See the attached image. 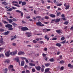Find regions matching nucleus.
I'll return each mask as SVG.
<instances>
[{"mask_svg":"<svg viewBox=\"0 0 73 73\" xmlns=\"http://www.w3.org/2000/svg\"><path fill=\"white\" fill-rule=\"evenodd\" d=\"M8 21L10 23H12L13 22V21L12 19H9Z\"/></svg>","mask_w":73,"mask_h":73,"instance_id":"obj_32","label":"nucleus"},{"mask_svg":"<svg viewBox=\"0 0 73 73\" xmlns=\"http://www.w3.org/2000/svg\"><path fill=\"white\" fill-rule=\"evenodd\" d=\"M27 4V3L25 1L23 2L22 3V5L23 6V5H26Z\"/></svg>","mask_w":73,"mask_h":73,"instance_id":"obj_22","label":"nucleus"},{"mask_svg":"<svg viewBox=\"0 0 73 73\" xmlns=\"http://www.w3.org/2000/svg\"><path fill=\"white\" fill-rule=\"evenodd\" d=\"M3 23H4V24H8V23L7 22H6L5 21H3Z\"/></svg>","mask_w":73,"mask_h":73,"instance_id":"obj_37","label":"nucleus"},{"mask_svg":"<svg viewBox=\"0 0 73 73\" xmlns=\"http://www.w3.org/2000/svg\"><path fill=\"white\" fill-rule=\"evenodd\" d=\"M9 67L11 68H13V66L12 65H10Z\"/></svg>","mask_w":73,"mask_h":73,"instance_id":"obj_53","label":"nucleus"},{"mask_svg":"<svg viewBox=\"0 0 73 73\" xmlns=\"http://www.w3.org/2000/svg\"><path fill=\"white\" fill-rule=\"evenodd\" d=\"M32 71L33 72H35V68H33L32 69Z\"/></svg>","mask_w":73,"mask_h":73,"instance_id":"obj_51","label":"nucleus"},{"mask_svg":"<svg viewBox=\"0 0 73 73\" xmlns=\"http://www.w3.org/2000/svg\"><path fill=\"white\" fill-rule=\"evenodd\" d=\"M18 55H24L25 54V52H24L20 51L18 52Z\"/></svg>","mask_w":73,"mask_h":73,"instance_id":"obj_9","label":"nucleus"},{"mask_svg":"<svg viewBox=\"0 0 73 73\" xmlns=\"http://www.w3.org/2000/svg\"><path fill=\"white\" fill-rule=\"evenodd\" d=\"M64 66H62L60 68V69L61 70H64Z\"/></svg>","mask_w":73,"mask_h":73,"instance_id":"obj_56","label":"nucleus"},{"mask_svg":"<svg viewBox=\"0 0 73 73\" xmlns=\"http://www.w3.org/2000/svg\"><path fill=\"white\" fill-rule=\"evenodd\" d=\"M21 58L22 59V60H25L26 62L27 63H29V61H28V60L27 59V58H26L21 57Z\"/></svg>","mask_w":73,"mask_h":73,"instance_id":"obj_7","label":"nucleus"},{"mask_svg":"<svg viewBox=\"0 0 73 73\" xmlns=\"http://www.w3.org/2000/svg\"><path fill=\"white\" fill-rule=\"evenodd\" d=\"M0 43H1V44H0V46H1V45H3V44H5V42L3 41V38H1L0 40Z\"/></svg>","mask_w":73,"mask_h":73,"instance_id":"obj_5","label":"nucleus"},{"mask_svg":"<svg viewBox=\"0 0 73 73\" xmlns=\"http://www.w3.org/2000/svg\"><path fill=\"white\" fill-rule=\"evenodd\" d=\"M26 72L27 73H30V71L29 70H26Z\"/></svg>","mask_w":73,"mask_h":73,"instance_id":"obj_50","label":"nucleus"},{"mask_svg":"<svg viewBox=\"0 0 73 73\" xmlns=\"http://www.w3.org/2000/svg\"><path fill=\"white\" fill-rule=\"evenodd\" d=\"M56 5H57V6H61L62 5V3L57 4Z\"/></svg>","mask_w":73,"mask_h":73,"instance_id":"obj_49","label":"nucleus"},{"mask_svg":"<svg viewBox=\"0 0 73 73\" xmlns=\"http://www.w3.org/2000/svg\"><path fill=\"white\" fill-rule=\"evenodd\" d=\"M40 44H44V42L42 41H40L39 42Z\"/></svg>","mask_w":73,"mask_h":73,"instance_id":"obj_45","label":"nucleus"},{"mask_svg":"<svg viewBox=\"0 0 73 73\" xmlns=\"http://www.w3.org/2000/svg\"><path fill=\"white\" fill-rule=\"evenodd\" d=\"M45 52H46V51H47L48 50V49L47 48H45L44 49Z\"/></svg>","mask_w":73,"mask_h":73,"instance_id":"obj_52","label":"nucleus"},{"mask_svg":"<svg viewBox=\"0 0 73 73\" xmlns=\"http://www.w3.org/2000/svg\"><path fill=\"white\" fill-rule=\"evenodd\" d=\"M12 25H13V26H14V27H16L17 26V24L13 22L12 23Z\"/></svg>","mask_w":73,"mask_h":73,"instance_id":"obj_13","label":"nucleus"},{"mask_svg":"<svg viewBox=\"0 0 73 73\" xmlns=\"http://www.w3.org/2000/svg\"><path fill=\"white\" fill-rule=\"evenodd\" d=\"M24 15V13L22 12L21 13V16H23Z\"/></svg>","mask_w":73,"mask_h":73,"instance_id":"obj_61","label":"nucleus"},{"mask_svg":"<svg viewBox=\"0 0 73 73\" xmlns=\"http://www.w3.org/2000/svg\"><path fill=\"white\" fill-rule=\"evenodd\" d=\"M15 6H16L17 7H20V6L19 5H17L16 4H15L14 5Z\"/></svg>","mask_w":73,"mask_h":73,"instance_id":"obj_43","label":"nucleus"},{"mask_svg":"<svg viewBox=\"0 0 73 73\" xmlns=\"http://www.w3.org/2000/svg\"><path fill=\"white\" fill-rule=\"evenodd\" d=\"M33 43H34V44H36V43L37 42V41L35 40H33Z\"/></svg>","mask_w":73,"mask_h":73,"instance_id":"obj_48","label":"nucleus"},{"mask_svg":"<svg viewBox=\"0 0 73 73\" xmlns=\"http://www.w3.org/2000/svg\"><path fill=\"white\" fill-rule=\"evenodd\" d=\"M10 32L9 31H7V32L4 33H3V35L5 36V35H8L9 33Z\"/></svg>","mask_w":73,"mask_h":73,"instance_id":"obj_11","label":"nucleus"},{"mask_svg":"<svg viewBox=\"0 0 73 73\" xmlns=\"http://www.w3.org/2000/svg\"><path fill=\"white\" fill-rule=\"evenodd\" d=\"M60 13H61V12H57V14H56L57 16H59L60 15Z\"/></svg>","mask_w":73,"mask_h":73,"instance_id":"obj_36","label":"nucleus"},{"mask_svg":"<svg viewBox=\"0 0 73 73\" xmlns=\"http://www.w3.org/2000/svg\"><path fill=\"white\" fill-rule=\"evenodd\" d=\"M12 3H13V4L14 3H16V4H18V2L16 1H13L12 2Z\"/></svg>","mask_w":73,"mask_h":73,"instance_id":"obj_47","label":"nucleus"},{"mask_svg":"<svg viewBox=\"0 0 73 73\" xmlns=\"http://www.w3.org/2000/svg\"><path fill=\"white\" fill-rule=\"evenodd\" d=\"M65 40V37H62L61 38V40L62 41H63V40Z\"/></svg>","mask_w":73,"mask_h":73,"instance_id":"obj_44","label":"nucleus"},{"mask_svg":"<svg viewBox=\"0 0 73 73\" xmlns=\"http://www.w3.org/2000/svg\"><path fill=\"white\" fill-rule=\"evenodd\" d=\"M50 16L52 17V18H54L56 17L55 15L54 14H50Z\"/></svg>","mask_w":73,"mask_h":73,"instance_id":"obj_23","label":"nucleus"},{"mask_svg":"<svg viewBox=\"0 0 73 73\" xmlns=\"http://www.w3.org/2000/svg\"><path fill=\"white\" fill-rule=\"evenodd\" d=\"M44 18L45 19H46V20H48V19H49V17H48V16H45L44 17Z\"/></svg>","mask_w":73,"mask_h":73,"instance_id":"obj_41","label":"nucleus"},{"mask_svg":"<svg viewBox=\"0 0 73 73\" xmlns=\"http://www.w3.org/2000/svg\"><path fill=\"white\" fill-rule=\"evenodd\" d=\"M60 21V18L59 19L57 18L56 19L55 21V23H58V22H59Z\"/></svg>","mask_w":73,"mask_h":73,"instance_id":"obj_18","label":"nucleus"},{"mask_svg":"<svg viewBox=\"0 0 73 73\" xmlns=\"http://www.w3.org/2000/svg\"><path fill=\"white\" fill-rule=\"evenodd\" d=\"M57 39V38H54L52 39V40H56Z\"/></svg>","mask_w":73,"mask_h":73,"instance_id":"obj_55","label":"nucleus"},{"mask_svg":"<svg viewBox=\"0 0 73 73\" xmlns=\"http://www.w3.org/2000/svg\"><path fill=\"white\" fill-rule=\"evenodd\" d=\"M15 60L17 61V62H19V58H15Z\"/></svg>","mask_w":73,"mask_h":73,"instance_id":"obj_25","label":"nucleus"},{"mask_svg":"<svg viewBox=\"0 0 73 73\" xmlns=\"http://www.w3.org/2000/svg\"><path fill=\"white\" fill-rule=\"evenodd\" d=\"M16 12H18V13H21V11H20L19 10H16Z\"/></svg>","mask_w":73,"mask_h":73,"instance_id":"obj_40","label":"nucleus"},{"mask_svg":"<svg viewBox=\"0 0 73 73\" xmlns=\"http://www.w3.org/2000/svg\"><path fill=\"white\" fill-rule=\"evenodd\" d=\"M60 64H64V60H61L59 62Z\"/></svg>","mask_w":73,"mask_h":73,"instance_id":"obj_33","label":"nucleus"},{"mask_svg":"<svg viewBox=\"0 0 73 73\" xmlns=\"http://www.w3.org/2000/svg\"><path fill=\"white\" fill-rule=\"evenodd\" d=\"M10 60L9 59H6L5 61V62H7V63H9L10 62Z\"/></svg>","mask_w":73,"mask_h":73,"instance_id":"obj_16","label":"nucleus"},{"mask_svg":"<svg viewBox=\"0 0 73 73\" xmlns=\"http://www.w3.org/2000/svg\"><path fill=\"white\" fill-rule=\"evenodd\" d=\"M17 50H16L12 52H10V55H12V56H14L15 54H17Z\"/></svg>","mask_w":73,"mask_h":73,"instance_id":"obj_4","label":"nucleus"},{"mask_svg":"<svg viewBox=\"0 0 73 73\" xmlns=\"http://www.w3.org/2000/svg\"><path fill=\"white\" fill-rule=\"evenodd\" d=\"M68 24H69V22L67 21H66L64 23V24H65L66 25H67Z\"/></svg>","mask_w":73,"mask_h":73,"instance_id":"obj_29","label":"nucleus"},{"mask_svg":"<svg viewBox=\"0 0 73 73\" xmlns=\"http://www.w3.org/2000/svg\"><path fill=\"white\" fill-rule=\"evenodd\" d=\"M42 56H43V57H45V56H46V54H45L44 53H43Z\"/></svg>","mask_w":73,"mask_h":73,"instance_id":"obj_60","label":"nucleus"},{"mask_svg":"<svg viewBox=\"0 0 73 73\" xmlns=\"http://www.w3.org/2000/svg\"><path fill=\"white\" fill-rule=\"evenodd\" d=\"M69 5V4L67 3H65L64 4V6L65 7H66V6H68V5Z\"/></svg>","mask_w":73,"mask_h":73,"instance_id":"obj_26","label":"nucleus"},{"mask_svg":"<svg viewBox=\"0 0 73 73\" xmlns=\"http://www.w3.org/2000/svg\"><path fill=\"white\" fill-rule=\"evenodd\" d=\"M56 31L58 34H60V33H62V32L61 31V30H57Z\"/></svg>","mask_w":73,"mask_h":73,"instance_id":"obj_12","label":"nucleus"},{"mask_svg":"<svg viewBox=\"0 0 73 73\" xmlns=\"http://www.w3.org/2000/svg\"><path fill=\"white\" fill-rule=\"evenodd\" d=\"M66 42V40H65L64 41L61 42V43H62V44H64L65 43V42Z\"/></svg>","mask_w":73,"mask_h":73,"instance_id":"obj_46","label":"nucleus"},{"mask_svg":"<svg viewBox=\"0 0 73 73\" xmlns=\"http://www.w3.org/2000/svg\"><path fill=\"white\" fill-rule=\"evenodd\" d=\"M49 70H50V69L49 68H48L46 69L45 70V71L44 72V73H46V72H49Z\"/></svg>","mask_w":73,"mask_h":73,"instance_id":"obj_21","label":"nucleus"},{"mask_svg":"<svg viewBox=\"0 0 73 73\" xmlns=\"http://www.w3.org/2000/svg\"><path fill=\"white\" fill-rule=\"evenodd\" d=\"M68 66L69 68H72L73 67V66L72 65V64H68Z\"/></svg>","mask_w":73,"mask_h":73,"instance_id":"obj_20","label":"nucleus"},{"mask_svg":"<svg viewBox=\"0 0 73 73\" xmlns=\"http://www.w3.org/2000/svg\"><path fill=\"white\" fill-rule=\"evenodd\" d=\"M6 3H7V2L4 1L2 2V4H6Z\"/></svg>","mask_w":73,"mask_h":73,"instance_id":"obj_62","label":"nucleus"},{"mask_svg":"<svg viewBox=\"0 0 73 73\" xmlns=\"http://www.w3.org/2000/svg\"><path fill=\"white\" fill-rule=\"evenodd\" d=\"M12 45H13V46H16V44L15 43H13Z\"/></svg>","mask_w":73,"mask_h":73,"instance_id":"obj_57","label":"nucleus"},{"mask_svg":"<svg viewBox=\"0 0 73 73\" xmlns=\"http://www.w3.org/2000/svg\"><path fill=\"white\" fill-rule=\"evenodd\" d=\"M21 65V66H24V61H22Z\"/></svg>","mask_w":73,"mask_h":73,"instance_id":"obj_30","label":"nucleus"},{"mask_svg":"<svg viewBox=\"0 0 73 73\" xmlns=\"http://www.w3.org/2000/svg\"><path fill=\"white\" fill-rule=\"evenodd\" d=\"M4 31V29H0V32H3Z\"/></svg>","mask_w":73,"mask_h":73,"instance_id":"obj_39","label":"nucleus"},{"mask_svg":"<svg viewBox=\"0 0 73 73\" xmlns=\"http://www.w3.org/2000/svg\"><path fill=\"white\" fill-rule=\"evenodd\" d=\"M49 61H50V62H53V61H54V59L53 58H50L49 60Z\"/></svg>","mask_w":73,"mask_h":73,"instance_id":"obj_27","label":"nucleus"},{"mask_svg":"<svg viewBox=\"0 0 73 73\" xmlns=\"http://www.w3.org/2000/svg\"><path fill=\"white\" fill-rule=\"evenodd\" d=\"M3 49V48H0V52H1Z\"/></svg>","mask_w":73,"mask_h":73,"instance_id":"obj_64","label":"nucleus"},{"mask_svg":"<svg viewBox=\"0 0 73 73\" xmlns=\"http://www.w3.org/2000/svg\"><path fill=\"white\" fill-rule=\"evenodd\" d=\"M56 45L57 46H58V47H60L61 46V44L60 43H56Z\"/></svg>","mask_w":73,"mask_h":73,"instance_id":"obj_15","label":"nucleus"},{"mask_svg":"<svg viewBox=\"0 0 73 73\" xmlns=\"http://www.w3.org/2000/svg\"><path fill=\"white\" fill-rule=\"evenodd\" d=\"M5 55L7 57H9L10 55V53L9 52L7 51V52L5 53Z\"/></svg>","mask_w":73,"mask_h":73,"instance_id":"obj_8","label":"nucleus"},{"mask_svg":"<svg viewBox=\"0 0 73 73\" xmlns=\"http://www.w3.org/2000/svg\"><path fill=\"white\" fill-rule=\"evenodd\" d=\"M50 65V63H47L46 64H45V65L46 66V67H48V66H49Z\"/></svg>","mask_w":73,"mask_h":73,"instance_id":"obj_31","label":"nucleus"},{"mask_svg":"<svg viewBox=\"0 0 73 73\" xmlns=\"http://www.w3.org/2000/svg\"><path fill=\"white\" fill-rule=\"evenodd\" d=\"M46 31L47 32H48V31H50V29H46Z\"/></svg>","mask_w":73,"mask_h":73,"instance_id":"obj_63","label":"nucleus"},{"mask_svg":"<svg viewBox=\"0 0 73 73\" xmlns=\"http://www.w3.org/2000/svg\"><path fill=\"white\" fill-rule=\"evenodd\" d=\"M12 8L13 9H17L16 7H12Z\"/></svg>","mask_w":73,"mask_h":73,"instance_id":"obj_58","label":"nucleus"},{"mask_svg":"<svg viewBox=\"0 0 73 73\" xmlns=\"http://www.w3.org/2000/svg\"><path fill=\"white\" fill-rule=\"evenodd\" d=\"M43 32H44V33H46L47 31H46V29H44L43 30Z\"/></svg>","mask_w":73,"mask_h":73,"instance_id":"obj_42","label":"nucleus"},{"mask_svg":"<svg viewBox=\"0 0 73 73\" xmlns=\"http://www.w3.org/2000/svg\"><path fill=\"white\" fill-rule=\"evenodd\" d=\"M41 70L42 72H43L44 71V68L43 67H42L41 68Z\"/></svg>","mask_w":73,"mask_h":73,"instance_id":"obj_34","label":"nucleus"},{"mask_svg":"<svg viewBox=\"0 0 73 73\" xmlns=\"http://www.w3.org/2000/svg\"><path fill=\"white\" fill-rule=\"evenodd\" d=\"M35 68H36L37 70L39 71L40 70V69H41V67L40 66H38L37 67L35 66Z\"/></svg>","mask_w":73,"mask_h":73,"instance_id":"obj_10","label":"nucleus"},{"mask_svg":"<svg viewBox=\"0 0 73 73\" xmlns=\"http://www.w3.org/2000/svg\"><path fill=\"white\" fill-rule=\"evenodd\" d=\"M1 57H2L3 58H4V55L3 54H0V58Z\"/></svg>","mask_w":73,"mask_h":73,"instance_id":"obj_24","label":"nucleus"},{"mask_svg":"<svg viewBox=\"0 0 73 73\" xmlns=\"http://www.w3.org/2000/svg\"><path fill=\"white\" fill-rule=\"evenodd\" d=\"M41 18V17L40 16H37L36 17V19H39L38 21H40V19Z\"/></svg>","mask_w":73,"mask_h":73,"instance_id":"obj_19","label":"nucleus"},{"mask_svg":"<svg viewBox=\"0 0 73 73\" xmlns=\"http://www.w3.org/2000/svg\"><path fill=\"white\" fill-rule=\"evenodd\" d=\"M29 64L30 65V66H36V64H33L32 63H30Z\"/></svg>","mask_w":73,"mask_h":73,"instance_id":"obj_17","label":"nucleus"},{"mask_svg":"<svg viewBox=\"0 0 73 73\" xmlns=\"http://www.w3.org/2000/svg\"><path fill=\"white\" fill-rule=\"evenodd\" d=\"M6 28H8V30L9 31H12L13 29L12 28V25L9 24H8L5 25Z\"/></svg>","mask_w":73,"mask_h":73,"instance_id":"obj_1","label":"nucleus"},{"mask_svg":"<svg viewBox=\"0 0 73 73\" xmlns=\"http://www.w3.org/2000/svg\"><path fill=\"white\" fill-rule=\"evenodd\" d=\"M70 30H71L72 31H73V25H72L70 28Z\"/></svg>","mask_w":73,"mask_h":73,"instance_id":"obj_54","label":"nucleus"},{"mask_svg":"<svg viewBox=\"0 0 73 73\" xmlns=\"http://www.w3.org/2000/svg\"><path fill=\"white\" fill-rule=\"evenodd\" d=\"M21 29L23 31H28V30H29V29L26 27L21 28Z\"/></svg>","mask_w":73,"mask_h":73,"instance_id":"obj_6","label":"nucleus"},{"mask_svg":"<svg viewBox=\"0 0 73 73\" xmlns=\"http://www.w3.org/2000/svg\"><path fill=\"white\" fill-rule=\"evenodd\" d=\"M44 38H45V39H46V40H47V41H48L49 40V37H48L46 35L44 37Z\"/></svg>","mask_w":73,"mask_h":73,"instance_id":"obj_14","label":"nucleus"},{"mask_svg":"<svg viewBox=\"0 0 73 73\" xmlns=\"http://www.w3.org/2000/svg\"><path fill=\"white\" fill-rule=\"evenodd\" d=\"M25 34L26 35V36L27 37H31V36H32V33L30 32L26 33Z\"/></svg>","mask_w":73,"mask_h":73,"instance_id":"obj_3","label":"nucleus"},{"mask_svg":"<svg viewBox=\"0 0 73 73\" xmlns=\"http://www.w3.org/2000/svg\"><path fill=\"white\" fill-rule=\"evenodd\" d=\"M24 68H25V69H27V68H28V66L27 65H25L24 67Z\"/></svg>","mask_w":73,"mask_h":73,"instance_id":"obj_59","label":"nucleus"},{"mask_svg":"<svg viewBox=\"0 0 73 73\" xmlns=\"http://www.w3.org/2000/svg\"><path fill=\"white\" fill-rule=\"evenodd\" d=\"M65 7H66L65 9L67 10V9H68L69 8V7H70V6H69V5H68V6H67Z\"/></svg>","mask_w":73,"mask_h":73,"instance_id":"obj_28","label":"nucleus"},{"mask_svg":"<svg viewBox=\"0 0 73 73\" xmlns=\"http://www.w3.org/2000/svg\"><path fill=\"white\" fill-rule=\"evenodd\" d=\"M12 11V8H10L7 11L9 12H11V11Z\"/></svg>","mask_w":73,"mask_h":73,"instance_id":"obj_35","label":"nucleus"},{"mask_svg":"<svg viewBox=\"0 0 73 73\" xmlns=\"http://www.w3.org/2000/svg\"><path fill=\"white\" fill-rule=\"evenodd\" d=\"M12 20L13 21H17V20L15 18H13L12 19Z\"/></svg>","mask_w":73,"mask_h":73,"instance_id":"obj_38","label":"nucleus"},{"mask_svg":"<svg viewBox=\"0 0 73 73\" xmlns=\"http://www.w3.org/2000/svg\"><path fill=\"white\" fill-rule=\"evenodd\" d=\"M36 25L38 26H40V27H44V25L42 24L41 22L40 21H38V22L36 23Z\"/></svg>","mask_w":73,"mask_h":73,"instance_id":"obj_2","label":"nucleus"}]
</instances>
